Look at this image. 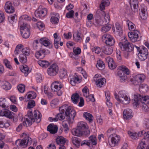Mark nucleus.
I'll return each instance as SVG.
<instances>
[{"instance_id": "28", "label": "nucleus", "mask_w": 149, "mask_h": 149, "mask_svg": "<svg viewBox=\"0 0 149 149\" xmlns=\"http://www.w3.org/2000/svg\"><path fill=\"white\" fill-rule=\"evenodd\" d=\"M20 70L21 72L24 73L26 76L29 74V70L28 67L26 65H24L20 66Z\"/></svg>"}, {"instance_id": "50", "label": "nucleus", "mask_w": 149, "mask_h": 149, "mask_svg": "<svg viewBox=\"0 0 149 149\" xmlns=\"http://www.w3.org/2000/svg\"><path fill=\"white\" fill-rule=\"evenodd\" d=\"M3 63L6 67L10 69H13V67L10 65V62L6 59L3 60Z\"/></svg>"}, {"instance_id": "34", "label": "nucleus", "mask_w": 149, "mask_h": 149, "mask_svg": "<svg viewBox=\"0 0 149 149\" xmlns=\"http://www.w3.org/2000/svg\"><path fill=\"white\" fill-rule=\"evenodd\" d=\"M13 113L8 110L3 111L2 116H5L9 118H12L13 117V116L12 115Z\"/></svg>"}, {"instance_id": "9", "label": "nucleus", "mask_w": 149, "mask_h": 149, "mask_svg": "<svg viewBox=\"0 0 149 149\" xmlns=\"http://www.w3.org/2000/svg\"><path fill=\"white\" fill-rule=\"evenodd\" d=\"M58 71V67L56 64H54L48 68L47 72L49 75L51 76H54L56 75Z\"/></svg>"}, {"instance_id": "25", "label": "nucleus", "mask_w": 149, "mask_h": 149, "mask_svg": "<svg viewBox=\"0 0 149 149\" xmlns=\"http://www.w3.org/2000/svg\"><path fill=\"white\" fill-rule=\"evenodd\" d=\"M40 42L46 47L49 46L51 45L50 40L46 38H43L40 39Z\"/></svg>"}, {"instance_id": "61", "label": "nucleus", "mask_w": 149, "mask_h": 149, "mask_svg": "<svg viewBox=\"0 0 149 149\" xmlns=\"http://www.w3.org/2000/svg\"><path fill=\"white\" fill-rule=\"evenodd\" d=\"M58 100L57 99H54L51 102V106L52 107L54 108L58 103Z\"/></svg>"}, {"instance_id": "24", "label": "nucleus", "mask_w": 149, "mask_h": 149, "mask_svg": "<svg viewBox=\"0 0 149 149\" xmlns=\"http://www.w3.org/2000/svg\"><path fill=\"white\" fill-rule=\"evenodd\" d=\"M72 133L73 135L77 136H81L83 134L84 135V132L83 131L78 128L77 127V128L72 130Z\"/></svg>"}, {"instance_id": "59", "label": "nucleus", "mask_w": 149, "mask_h": 149, "mask_svg": "<svg viewBox=\"0 0 149 149\" xmlns=\"http://www.w3.org/2000/svg\"><path fill=\"white\" fill-rule=\"evenodd\" d=\"M35 102L34 100L30 101L28 102L27 107L29 109L32 108L35 106Z\"/></svg>"}, {"instance_id": "36", "label": "nucleus", "mask_w": 149, "mask_h": 149, "mask_svg": "<svg viewBox=\"0 0 149 149\" xmlns=\"http://www.w3.org/2000/svg\"><path fill=\"white\" fill-rule=\"evenodd\" d=\"M38 64L43 68L47 67L49 65V63L47 61L39 60L38 62Z\"/></svg>"}, {"instance_id": "10", "label": "nucleus", "mask_w": 149, "mask_h": 149, "mask_svg": "<svg viewBox=\"0 0 149 149\" xmlns=\"http://www.w3.org/2000/svg\"><path fill=\"white\" fill-rule=\"evenodd\" d=\"M47 12L46 8L39 6L35 11V14L36 17L41 18L44 17L47 14Z\"/></svg>"}, {"instance_id": "26", "label": "nucleus", "mask_w": 149, "mask_h": 149, "mask_svg": "<svg viewBox=\"0 0 149 149\" xmlns=\"http://www.w3.org/2000/svg\"><path fill=\"white\" fill-rule=\"evenodd\" d=\"M134 47L136 48L138 52H139V54L148 53L147 49L143 46L138 47L135 45Z\"/></svg>"}, {"instance_id": "12", "label": "nucleus", "mask_w": 149, "mask_h": 149, "mask_svg": "<svg viewBox=\"0 0 149 149\" xmlns=\"http://www.w3.org/2000/svg\"><path fill=\"white\" fill-rule=\"evenodd\" d=\"M103 40H105V43L107 45L111 46L113 45L115 43V40L109 34H104L102 36Z\"/></svg>"}, {"instance_id": "27", "label": "nucleus", "mask_w": 149, "mask_h": 149, "mask_svg": "<svg viewBox=\"0 0 149 149\" xmlns=\"http://www.w3.org/2000/svg\"><path fill=\"white\" fill-rule=\"evenodd\" d=\"M56 142L57 144L60 146H64L66 142L65 139L61 136H58L56 139Z\"/></svg>"}, {"instance_id": "32", "label": "nucleus", "mask_w": 149, "mask_h": 149, "mask_svg": "<svg viewBox=\"0 0 149 149\" xmlns=\"http://www.w3.org/2000/svg\"><path fill=\"white\" fill-rule=\"evenodd\" d=\"M105 95L107 101L106 104L108 107H110L112 106V104L109 101L110 99L109 92L108 91L105 92Z\"/></svg>"}, {"instance_id": "43", "label": "nucleus", "mask_w": 149, "mask_h": 149, "mask_svg": "<svg viewBox=\"0 0 149 149\" xmlns=\"http://www.w3.org/2000/svg\"><path fill=\"white\" fill-rule=\"evenodd\" d=\"M72 139V143L77 147L78 148L80 146V141L79 140V139L76 137H74Z\"/></svg>"}, {"instance_id": "39", "label": "nucleus", "mask_w": 149, "mask_h": 149, "mask_svg": "<svg viewBox=\"0 0 149 149\" xmlns=\"http://www.w3.org/2000/svg\"><path fill=\"white\" fill-rule=\"evenodd\" d=\"M88 141L90 142V145H96L97 143V139L95 136H91L89 137Z\"/></svg>"}, {"instance_id": "16", "label": "nucleus", "mask_w": 149, "mask_h": 149, "mask_svg": "<svg viewBox=\"0 0 149 149\" xmlns=\"http://www.w3.org/2000/svg\"><path fill=\"white\" fill-rule=\"evenodd\" d=\"M6 12L9 13H12L15 11V8L12 5V3L10 1L7 2L4 6Z\"/></svg>"}, {"instance_id": "17", "label": "nucleus", "mask_w": 149, "mask_h": 149, "mask_svg": "<svg viewBox=\"0 0 149 149\" xmlns=\"http://www.w3.org/2000/svg\"><path fill=\"white\" fill-rule=\"evenodd\" d=\"M133 116V113L132 110L130 109L127 108L125 109L123 112L124 118L126 119H131Z\"/></svg>"}, {"instance_id": "19", "label": "nucleus", "mask_w": 149, "mask_h": 149, "mask_svg": "<svg viewBox=\"0 0 149 149\" xmlns=\"http://www.w3.org/2000/svg\"><path fill=\"white\" fill-rule=\"evenodd\" d=\"M105 60L108 63V66L110 69L113 70L116 68L117 65L115 64L112 58L108 57L105 58Z\"/></svg>"}, {"instance_id": "11", "label": "nucleus", "mask_w": 149, "mask_h": 149, "mask_svg": "<svg viewBox=\"0 0 149 149\" xmlns=\"http://www.w3.org/2000/svg\"><path fill=\"white\" fill-rule=\"evenodd\" d=\"M79 129L84 132V135H86L90 133L87 124L83 122H79L77 124V127Z\"/></svg>"}, {"instance_id": "58", "label": "nucleus", "mask_w": 149, "mask_h": 149, "mask_svg": "<svg viewBox=\"0 0 149 149\" xmlns=\"http://www.w3.org/2000/svg\"><path fill=\"white\" fill-rule=\"evenodd\" d=\"M82 91L84 96H87V95H88L89 94V90L87 87L85 86L83 88L82 90Z\"/></svg>"}, {"instance_id": "4", "label": "nucleus", "mask_w": 149, "mask_h": 149, "mask_svg": "<svg viewBox=\"0 0 149 149\" xmlns=\"http://www.w3.org/2000/svg\"><path fill=\"white\" fill-rule=\"evenodd\" d=\"M127 23L129 30L133 31V32H129L128 34L131 41L133 42L139 41L140 40L139 38V35L140 34V33L138 30H135V25L129 20L127 21Z\"/></svg>"}, {"instance_id": "14", "label": "nucleus", "mask_w": 149, "mask_h": 149, "mask_svg": "<svg viewBox=\"0 0 149 149\" xmlns=\"http://www.w3.org/2000/svg\"><path fill=\"white\" fill-rule=\"evenodd\" d=\"M32 142L31 139L29 136H27L26 138L22 140H18L16 141V143H18L21 146H26L27 144L30 145Z\"/></svg>"}, {"instance_id": "42", "label": "nucleus", "mask_w": 149, "mask_h": 149, "mask_svg": "<svg viewBox=\"0 0 149 149\" xmlns=\"http://www.w3.org/2000/svg\"><path fill=\"white\" fill-rule=\"evenodd\" d=\"M19 59L20 61L22 63H25L27 61V57L23 54H20L19 56Z\"/></svg>"}, {"instance_id": "13", "label": "nucleus", "mask_w": 149, "mask_h": 149, "mask_svg": "<svg viewBox=\"0 0 149 149\" xmlns=\"http://www.w3.org/2000/svg\"><path fill=\"white\" fill-rule=\"evenodd\" d=\"M111 138V142L110 145L112 147H114L116 145L120 139V136L115 134L111 135L109 138Z\"/></svg>"}, {"instance_id": "56", "label": "nucleus", "mask_w": 149, "mask_h": 149, "mask_svg": "<svg viewBox=\"0 0 149 149\" xmlns=\"http://www.w3.org/2000/svg\"><path fill=\"white\" fill-rule=\"evenodd\" d=\"M17 88L19 92L23 93L25 90V86L22 84H20L18 86Z\"/></svg>"}, {"instance_id": "52", "label": "nucleus", "mask_w": 149, "mask_h": 149, "mask_svg": "<svg viewBox=\"0 0 149 149\" xmlns=\"http://www.w3.org/2000/svg\"><path fill=\"white\" fill-rule=\"evenodd\" d=\"M33 47L34 49H40V44L38 40H36L33 42Z\"/></svg>"}, {"instance_id": "49", "label": "nucleus", "mask_w": 149, "mask_h": 149, "mask_svg": "<svg viewBox=\"0 0 149 149\" xmlns=\"http://www.w3.org/2000/svg\"><path fill=\"white\" fill-rule=\"evenodd\" d=\"M3 89L6 90H8L10 89L11 85L10 83L7 81H5L2 86Z\"/></svg>"}, {"instance_id": "6", "label": "nucleus", "mask_w": 149, "mask_h": 149, "mask_svg": "<svg viewBox=\"0 0 149 149\" xmlns=\"http://www.w3.org/2000/svg\"><path fill=\"white\" fill-rule=\"evenodd\" d=\"M119 95L115 94L114 95L116 99L123 104H128L130 101V97L125 93V92L123 91H120L118 93Z\"/></svg>"}, {"instance_id": "23", "label": "nucleus", "mask_w": 149, "mask_h": 149, "mask_svg": "<svg viewBox=\"0 0 149 149\" xmlns=\"http://www.w3.org/2000/svg\"><path fill=\"white\" fill-rule=\"evenodd\" d=\"M109 4L110 2L109 0H102L100 5V9L98 10L104 11V10L105 9V7L109 6Z\"/></svg>"}, {"instance_id": "30", "label": "nucleus", "mask_w": 149, "mask_h": 149, "mask_svg": "<svg viewBox=\"0 0 149 149\" xmlns=\"http://www.w3.org/2000/svg\"><path fill=\"white\" fill-rule=\"evenodd\" d=\"M146 10L145 8L142 7L141 9V12L140 13V15L141 18L143 20L146 19L147 17V15L146 13Z\"/></svg>"}, {"instance_id": "18", "label": "nucleus", "mask_w": 149, "mask_h": 149, "mask_svg": "<svg viewBox=\"0 0 149 149\" xmlns=\"http://www.w3.org/2000/svg\"><path fill=\"white\" fill-rule=\"evenodd\" d=\"M102 19L101 16H99L97 14L95 21L94 23V25L97 27H100L105 25L104 21Z\"/></svg>"}, {"instance_id": "7", "label": "nucleus", "mask_w": 149, "mask_h": 149, "mask_svg": "<svg viewBox=\"0 0 149 149\" xmlns=\"http://www.w3.org/2000/svg\"><path fill=\"white\" fill-rule=\"evenodd\" d=\"M51 87L52 91L57 92V94L58 96H61L62 94V91L61 90L62 86L60 82L58 81L54 82L52 83Z\"/></svg>"}, {"instance_id": "62", "label": "nucleus", "mask_w": 149, "mask_h": 149, "mask_svg": "<svg viewBox=\"0 0 149 149\" xmlns=\"http://www.w3.org/2000/svg\"><path fill=\"white\" fill-rule=\"evenodd\" d=\"M51 22L54 24H56L58 23L59 19L58 18L55 16H52L50 19Z\"/></svg>"}, {"instance_id": "21", "label": "nucleus", "mask_w": 149, "mask_h": 149, "mask_svg": "<svg viewBox=\"0 0 149 149\" xmlns=\"http://www.w3.org/2000/svg\"><path fill=\"white\" fill-rule=\"evenodd\" d=\"M47 130L51 133L54 134L57 132L58 127L56 125H55L53 124H50L47 126Z\"/></svg>"}, {"instance_id": "46", "label": "nucleus", "mask_w": 149, "mask_h": 149, "mask_svg": "<svg viewBox=\"0 0 149 149\" xmlns=\"http://www.w3.org/2000/svg\"><path fill=\"white\" fill-rule=\"evenodd\" d=\"M120 70L123 72V74L128 75L129 74V69L125 66H121L119 67Z\"/></svg>"}, {"instance_id": "64", "label": "nucleus", "mask_w": 149, "mask_h": 149, "mask_svg": "<svg viewBox=\"0 0 149 149\" xmlns=\"http://www.w3.org/2000/svg\"><path fill=\"white\" fill-rule=\"evenodd\" d=\"M143 127L146 129L149 128V119H145L143 123Z\"/></svg>"}, {"instance_id": "63", "label": "nucleus", "mask_w": 149, "mask_h": 149, "mask_svg": "<svg viewBox=\"0 0 149 149\" xmlns=\"http://www.w3.org/2000/svg\"><path fill=\"white\" fill-rule=\"evenodd\" d=\"M146 147L145 143L142 141L140 143L139 146L137 147V149H145Z\"/></svg>"}, {"instance_id": "22", "label": "nucleus", "mask_w": 149, "mask_h": 149, "mask_svg": "<svg viewBox=\"0 0 149 149\" xmlns=\"http://www.w3.org/2000/svg\"><path fill=\"white\" fill-rule=\"evenodd\" d=\"M102 52L107 55H110L112 54L113 49L110 46H104L102 47Z\"/></svg>"}, {"instance_id": "33", "label": "nucleus", "mask_w": 149, "mask_h": 149, "mask_svg": "<svg viewBox=\"0 0 149 149\" xmlns=\"http://www.w3.org/2000/svg\"><path fill=\"white\" fill-rule=\"evenodd\" d=\"M83 116L85 119L88 121L89 122H91L93 120V118L92 115L87 112H85L84 113Z\"/></svg>"}, {"instance_id": "37", "label": "nucleus", "mask_w": 149, "mask_h": 149, "mask_svg": "<svg viewBox=\"0 0 149 149\" xmlns=\"http://www.w3.org/2000/svg\"><path fill=\"white\" fill-rule=\"evenodd\" d=\"M145 78V76L143 74H138L134 77V79L139 81V83L143 82Z\"/></svg>"}, {"instance_id": "5", "label": "nucleus", "mask_w": 149, "mask_h": 149, "mask_svg": "<svg viewBox=\"0 0 149 149\" xmlns=\"http://www.w3.org/2000/svg\"><path fill=\"white\" fill-rule=\"evenodd\" d=\"M124 40V42H120L119 45L121 49L124 51L125 57L127 58L130 55V52L133 51L135 45L134 46L132 43L128 42L125 38Z\"/></svg>"}, {"instance_id": "35", "label": "nucleus", "mask_w": 149, "mask_h": 149, "mask_svg": "<svg viewBox=\"0 0 149 149\" xmlns=\"http://www.w3.org/2000/svg\"><path fill=\"white\" fill-rule=\"evenodd\" d=\"M79 97V95L78 93H74L73 94L71 97L72 102L74 104H76L78 103Z\"/></svg>"}, {"instance_id": "51", "label": "nucleus", "mask_w": 149, "mask_h": 149, "mask_svg": "<svg viewBox=\"0 0 149 149\" xmlns=\"http://www.w3.org/2000/svg\"><path fill=\"white\" fill-rule=\"evenodd\" d=\"M67 75V71L65 69L61 70L60 72V77L61 79H62Z\"/></svg>"}, {"instance_id": "40", "label": "nucleus", "mask_w": 149, "mask_h": 149, "mask_svg": "<svg viewBox=\"0 0 149 149\" xmlns=\"http://www.w3.org/2000/svg\"><path fill=\"white\" fill-rule=\"evenodd\" d=\"M105 82V79L104 78H102L96 81L95 83L98 87H101Z\"/></svg>"}, {"instance_id": "20", "label": "nucleus", "mask_w": 149, "mask_h": 149, "mask_svg": "<svg viewBox=\"0 0 149 149\" xmlns=\"http://www.w3.org/2000/svg\"><path fill=\"white\" fill-rule=\"evenodd\" d=\"M45 50L40 49L36 52L35 54V56L37 59H42L45 57Z\"/></svg>"}, {"instance_id": "2", "label": "nucleus", "mask_w": 149, "mask_h": 149, "mask_svg": "<svg viewBox=\"0 0 149 149\" xmlns=\"http://www.w3.org/2000/svg\"><path fill=\"white\" fill-rule=\"evenodd\" d=\"M133 105L134 107H137L140 104L142 107V110L145 112L149 111V108L148 104L149 105V97L148 96H141L139 94H135L134 95Z\"/></svg>"}, {"instance_id": "41", "label": "nucleus", "mask_w": 149, "mask_h": 149, "mask_svg": "<svg viewBox=\"0 0 149 149\" xmlns=\"http://www.w3.org/2000/svg\"><path fill=\"white\" fill-rule=\"evenodd\" d=\"M30 26L26 23H24L20 26V31H29Z\"/></svg>"}, {"instance_id": "29", "label": "nucleus", "mask_w": 149, "mask_h": 149, "mask_svg": "<svg viewBox=\"0 0 149 149\" xmlns=\"http://www.w3.org/2000/svg\"><path fill=\"white\" fill-rule=\"evenodd\" d=\"M73 38L74 40L77 42H78L79 41H81L82 38V36L81 35V34L79 33L78 31L75 32L73 34Z\"/></svg>"}, {"instance_id": "8", "label": "nucleus", "mask_w": 149, "mask_h": 149, "mask_svg": "<svg viewBox=\"0 0 149 149\" xmlns=\"http://www.w3.org/2000/svg\"><path fill=\"white\" fill-rule=\"evenodd\" d=\"M129 3L132 9L130 14L131 15H134L138 12L139 8L138 1V0H130Z\"/></svg>"}, {"instance_id": "57", "label": "nucleus", "mask_w": 149, "mask_h": 149, "mask_svg": "<svg viewBox=\"0 0 149 149\" xmlns=\"http://www.w3.org/2000/svg\"><path fill=\"white\" fill-rule=\"evenodd\" d=\"M117 31L120 34H121L122 33V28L118 23H116L115 24Z\"/></svg>"}, {"instance_id": "54", "label": "nucleus", "mask_w": 149, "mask_h": 149, "mask_svg": "<svg viewBox=\"0 0 149 149\" xmlns=\"http://www.w3.org/2000/svg\"><path fill=\"white\" fill-rule=\"evenodd\" d=\"M85 97H86V100L87 102L91 101L93 102L95 100L94 95H89V94L88 95H87V96H85Z\"/></svg>"}, {"instance_id": "47", "label": "nucleus", "mask_w": 149, "mask_h": 149, "mask_svg": "<svg viewBox=\"0 0 149 149\" xmlns=\"http://www.w3.org/2000/svg\"><path fill=\"white\" fill-rule=\"evenodd\" d=\"M20 33L23 38L25 39L28 38L30 35L29 31H21Z\"/></svg>"}, {"instance_id": "31", "label": "nucleus", "mask_w": 149, "mask_h": 149, "mask_svg": "<svg viewBox=\"0 0 149 149\" xmlns=\"http://www.w3.org/2000/svg\"><path fill=\"white\" fill-rule=\"evenodd\" d=\"M96 66L99 69L101 70H103L105 68L104 63L101 59L97 61Z\"/></svg>"}, {"instance_id": "3", "label": "nucleus", "mask_w": 149, "mask_h": 149, "mask_svg": "<svg viewBox=\"0 0 149 149\" xmlns=\"http://www.w3.org/2000/svg\"><path fill=\"white\" fill-rule=\"evenodd\" d=\"M25 116L26 123L29 126H30L35 122L37 123H39L41 120L42 116L39 111L35 110L33 113L31 110L30 109L28 111L27 115Z\"/></svg>"}, {"instance_id": "48", "label": "nucleus", "mask_w": 149, "mask_h": 149, "mask_svg": "<svg viewBox=\"0 0 149 149\" xmlns=\"http://www.w3.org/2000/svg\"><path fill=\"white\" fill-rule=\"evenodd\" d=\"M68 123L67 120H64L62 123V125L65 131V132L69 130Z\"/></svg>"}, {"instance_id": "53", "label": "nucleus", "mask_w": 149, "mask_h": 149, "mask_svg": "<svg viewBox=\"0 0 149 149\" xmlns=\"http://www.w3.org/2000/svg\"><path fill=\"white\" fill-rule=\"evenodd\" d=\"M111 26L109 24H108L102 27L101 29L102 31L103 32H107L109 31L110 29Z\"/></svg>"}, {"instance_id": "44", "label": "nucleus", "mask_w": 149, "mask_h": 149, "mask_svg": "<svg viewBox=\"0 0 149 149\" xmlns=\"http://www.w3.org/2000/svg\"><path fill=\"white\" fill-rule=\"evenodd\" d=\"M148 53L138 54V56L140 60L143 61L146 59L148 56Z\"/></svg>"}, {"instance_id": "15", "label": "nucleus", "mask_w": 149, "mask_h": 149, "mask_svg": "<svg viewBox=\"0 0 149 149\" xmlns=\"http://www.w3.org/2000/svg\"><path fill=\"white\" fill-rule=\"evenodd\" d=\"M96 13L99 16H101L102 18H104V21L105 24H107L109 23L110 20L109 16L108 14H106L104 11H102L100 10H97Z\"/></svg>"}, {"instance_id": "60", "label": "nucleus", "mask_w": 149, "mask_h": 149, "mask_svg": "<svg viewBox=\"0 0 149 149\" xmlns=\"http://www.w3.org/2000/svg\"><path fill=\"white\" fill-rule=\"evenodd\" d=\"M22 52L23 53V54L26 56H29L30 54V50L27 48H25L23 49L22 50Z\"/></svg>"}, {"instance_id": "45", "label": "nucleus", "mask_w": 149, "mask_h": 149, "mask_svg": "<svg viewBox=\"0 0 149 149\" xmlns=\"http://www.w3.org/2000/svg\"><path fill=\"white\" fill-rule=\"evenodd\" d=\"M28 99H33L35 98L36 97V93L33 91H31L28 92L26 95Z\"/></svg>"}, {"instance_id": "38", "label": "nucleus", "mask_w": 149, "mask_h": 149, "mask_svg": "<svg viewBox=\"0 0 149 149\" xmlns=\"http://www.w3.org/2000/svg\"><path fill=\"white\" fill-rule=\"evenodd\" d=\"M139 90L143 93H146L148 90V87L146 84H141L139 86Z\"/></svg>"}, {"instance_id": "1", "label": "nucleus", "mask_w": 149, "mask_h": 149, "mask_svg": "<svg viewBox=\"0 0 149 149\" xmlns=\"http://www.w3.org/2000/svg\"><path fill=\"white\" fill-rule=\"evenodd\" d=\"M60 113L56 115L58 120H62L66 116V119L68 124L73 123L76 115V111L72 107L65 104L59 108Z\"/></svg>"}, {"instance_id": "55", "label": "nucleus", "mask_w": 149, "mask_h": 149, "mask_svg": "<svg viewBox=\"0 0 149 149\" xmlns=\"http://www.w3.org/2000/svg\"><path fill=\"white\" fill-rule=\"evenodd\" d=\"M0 106L2 108H6V100L5 98H0Z\"/></svg>"}]
</instances>
